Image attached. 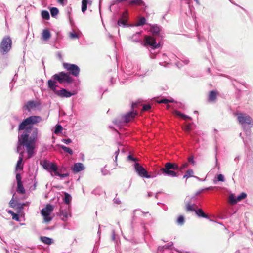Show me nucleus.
I'll return each mask as SVG.
<instances>
[{"mask_svg":"<svg viewBox=\"0 0 253 253\" xmlns=\"http://www.w3.org/2000/svg\"><path fill=\"white\" fill-rule=\"evenodd\" d=\"M33 131V138L30 140H28L29 135L27 133L24 135H21L18 138L17 152L19 153L20 156L16 166L15 170L16 171L22 170L23 168L22 162L23 161L24 150L22 148V147L25 146L26 147L28 158L32 157L34 155V150L35 147V142L38 137V130L37 128H36L34 129Z\"/></svg>","mask_w":253,"mask_h":253,"instance_id":"nucleus-1","label":"nucleus"},{"mask_svg":"<svg viewBox=\"0 0 253 253\" xmlns=\"http://www.w3.org/2000/svg\"><path fill=\"white\" fill-rule=\"evenodd\" d=\"M42 120V118L40 116H32L26 119H25L19 125V129L21 130L25 129V132L22 135H24L27 133L28 134V140L32 139L33 130L34 128L31 126V125H33L40 122Z\"/></svg>","mask_w":253,"mask_h":253,"instance_id":"nucleus-2","label":"nucleus"},{"mask_svg":"<svg viewBox=\"0 0 253 253\" xmlns=\"http://www.w3.org/2000/svg\"><path fill=\"white\" fill-rule=\"evenodd\" d=\"M179 166L176 163L170 162L166 163L164 167L160 169L161 174L164 176H169L171 177H176L178 176L177 173L174 170H179Z\"/></svg>","mask_w":253,"mask_h":253,"instance_id":"nucleus-3","label":"nucleus"},{"mask_svg":"<svg viewBox=\"0 0 253 253\" xmlns=\"http://www.w3.org/2000/svg\"><path fill=\"white\" fill-rule=\"evenodd\" d=\"M143 45L146 47L149 46L151 50H154L160 47L161 44L160 42H157L153 36H145L144 38Z\"/></svg>","mask_w":253,"mask_h":253,"instance_id":"nucleus-4","label":"nucleus"},{"mask_svg":"<svg viewBox=\"0 0 253 253\" xmlns=\"http://www.w3.org/2000/svg\"><path fill=\"white\" fill-rule=\"evenodd\" d=\"M236 115L237 116V119L239 123L244 127L246 126L252 127L253 126L252 119L248 115L243 113H237Z\"/></svg>","mask_w":253,"mask_h":253,"instance_id":"nucleus-5","label":"nucleus"},{"mask_svg":"<svg viewBox=\"0 0 253 253\" xmlns=\"http://www.w3.org/2000/svg\"><path fill=\"white\" fill-rule=\"evenodd\" d=\"M12 41L8 36L3 38L0 46V52L5 54L8 52L11 48Z\"/></svg>","mask_w":253,"mask_h":253,"instance_id":"nucleus-6","label":"nucleus"},{"mask_svg":"<svg viewBox=\"0 0 253 253\" xmlns=\"http://www.w3.org/2000/svg\"><path fill=\"white\" fill-rule=\"evenodd\" d=\"M53 206L48 204L46 207L41 211V214L43 217V220L45 222H49L52 220L53 217L51 214L53 211Z\"/></svg>","mask_w":253,"mask_h":253,"instance_id":"nucleus-7","label":"nucleus"},{"mask_svg":"<svg viewBox=\"0 0 253 253\" xmlns=\"http://www.w3.org/2000/svg\"><path fill=\"white\" fill-rule=\"evenodd\" d=\"M52 78L54 80L57 81L60 84L63 83H70L73 81L72 78L68 73L63 72L54 75Z\"/></svg>","mask_w":253,"mask_h":253,"instance_id":"nucleus-8","label":"nucleus"},{"mask_svg":"<svg viewBox=\"0 0 253 253\" xmlns=\"http://www.w3.org/2000/svg\"><path fill=\"white\" fill-rule=\"evenodd\" d=\"M42 167L49 172L52 176H54V174L56 172L58 167L57 165L52 162H50L47 160H44L41 163Z\"/></svg>","mask_w":253,"mask_h":253,"instance_id":"nucleus-9","label":"nucleus"},{"mask_svg":"<svg viewBox=\"0 0 253 253\" xmlns=\"http://www.w3.org/2000/svg\"><path fill=\"white\" fill-rule=\"evenodd\" d=\"M135 170L138 175L143 178H150L155 177L156 176H151L148 174L146 169L138 163H135L134 166Z\"/></svg>","mask_w":253,"mask_h":253,"instance_id":"nucleus-10","label":"nucleus"},{"mask_svg":"<svg viewBox=\"0 0 253 253\" xmlns=\"http://www.w3.org/2000/svg\"><path fill=\"white\" fill-rule=\"evenodd\" d=\"M63 65V67L71 74L75 77L78 76L80 72V68L77 65L68 63H64Z\"/></svg>","mask_w":253,"mask_h":253,"instance_id":"nucleus-11","label":"nucleus"},{"mask_svg":"<svg viewBox=\"0 0 253 253\" xmlns=\"http://www.w3.org/2000/svg\"><path fill=\"white\" fill-rule=\"evenodd\" d=\"M136 115L137 112L136 111H131L128 112L122 117L123 121L124 123L129 122V121L133 120Z\"/></svg>","mask_w":253,"mask_h":253,"instance_id":"nucleus-12","label":"nucleus"},{"mask_svg":"<svg viewBox=\"0 0 253 253\" xmlns=\"http://www.w3.org/2000/svg\"><path fill=\"white\" fill-rule=\"evenodd\" d=\"M57 95L61 97H70L72 95H73V94L71 93L70 92L67 91L65 89H62L60 90H57L56 91V93H55Z\"/></svg>","mask_w":253,"mask_h":253,"instance_id":"nucleus-13","label":"nucleus"},{"mask_svg":"<svg viewBox=\"0 0 253 253\" xmlns=\"http://www.w3.org/2000/svg\"><path fill=\"white\" fill-rule=\"evenodd\" d=\"M67 208L68 210L61 209L60 210V216L62 220L64 221H66L68 219L69 216H71L69 212V209H68L67 207Z\"/></svg>","mask_w":253,"mask_h":253,"instance_id":"nucleus-14","label":"nucleus"},{"mask_svg":"<svg viewBox=\"0 0 253 253\" xmlns=\"http://www.w3.org/2000/svg\"><path fill=\"white\" fill-rule=\"evenodd\" d=\"M92 0H82L81 10L83 13H84L86 10L87 5H91Z\"/></svg>","mask_w":253,"mask_h":253,"instance_id":"nucleus-15","label":"nucleus"},{"mask_svg":"<svg viewBox=\"0 0 253 253\" xmlns=\"http://www.w3.org/2000/svg\"><path fill=\"white\" fill-rule=\"evenodd\" d=\"M56 80H49L47 82L48 87L51 90H52L54 93H56L58 90H57L56 87L57 85L56 84Z\"/></svg>","mask_w":253,"mask_h":253,"instance_id":"nucleus-16","label":"nucleus"},{"mask_svg":"<svg viewBox=\"0 0 253 253\" xmlns=\"http://www.w3.org/2000/svg\"><path fill=\"white\" fill-rule=\"evenodd\" d=\"M84 169L83 164L81 163H75L72 169L74 172H79Z\"/></svg>","mask_w":253,"mask_h":253,"instance_id":"nucleus-17","label":"nucleus"},{"mask_svg":"<svg viewBox=\"0 0 253 253\" xmlns=\"http://www.w3.org/2000/svg\"><path fill=\"white\" fill-rule=\"evenodd\" d=\"M72 197L69 194L66 192L64 193L63 201L64 203L67 205V208L68 209H70V205L72 201Z\"/></svg>","mask_w":253,"mask_h":253,"instance_id":"nucleus-18","label":"nucleus"},{"mask_svg":"<svg viewBox=\"0 0 253 253\" xmlns=\"http://www.w3.org/2000/svg\"><path fill=\"white\" fill-rule=\"evenodd\" d=\"M37 106V104L35 102L30 101L28 102L25 105V107L26 109H27L28 111H30L31 110H33Z\"/></svg>","mask_w":253,"mask_h":253,"instance_id":"nucleus-19","label":"nucleus"},{"mask_svg":"<svg viewBox=\"0 0 253 253\" xmlns=\"http://www.w3.org/2000/svg\"><path fill=\"white\" fill-rule=\"evenodd\" d=\"M42 37L44 41H47L51 37V34L49 30L47 29L43 30L42 33Z\"/></svg>","mask_w":253,"mask_h":253,"instance_id":"nucleus-20","label":"nucleus"},{"mask_svg":"<svg viewBox=\"0 0 253 253\" xmlns=\"http://www.w3.org/2000/svg\"><path fill=\"white\" fill-rule=\"evenodd\" d=\"M40 239L42 242L47 245H50L53 243L52 239L49 237L43 236L41 237Z\"/></svg>","mask_w":253,"mask_h":253,"instance_id":"nucleus-21","label":"nucleus"},{"mask_svg":"<svg viewBox=\"0 0 253 253\" xmlns=\"http://www.w3.org/2000/svg\"><path fill=\"white\" fill-rule=\"evenodd\" d=\"M150 31L153 35H157L159 33L160 28L156 25H152L151 27Z\"/></svg>","mask_w":253,"mask_h":253,"instance_id":"nucleus-22","label":"nucleus"},{"mask_svg":"<svg viewBox=\"0 0 253 253\" xmlns=\"http://www.w3.org/2000/svg\"><path fill=\"white\" fill-rule=\"evenodd\" d=\"M217 92L214 91H211L210 92L209 95V101H213L216 99Z\"/></svg>","mask_w":253,"mask_h":253,"instance_id":"nucleus-23","label":"nucleus"},{"mask_svg":"<svg viewBox=\"0 0 253 253\" xmlns=\"http://www.w3.org/2000/svg\"><path fill=\"white\" fill-rule=\"evenodd\" d=\"M173 113L175 115L181 117L184 120H186L187 119H191V117L183 114H182L179 111H174Z\"/></svg>","mask_w":253,"mask_h":253,"instance_id":"nucleus-24","label":"nucleus"},{"mask_svg":"<svg viewBox=\"0 0 253 253\" xmlns=\"http://www.w3.org/2000/svg\"><path fill=\"white\" fill-rule=\"evenodd\" d=\"M17 191L21 194H24L25 193V190L23 186L22 182L17 183Z\"/></svg>","mask_w":253,"mask_h":253,"instance_id":"nucleus-25","label":"nucleus"},{"mask_svg":"<svg viewBox=\"0 0 253 253\" xmlns=\"http://www.w3.org/2000/svg\"><path fill=\"white\" fill-rule=\"evenodd\" d=\"M193 174H194L193 170L192 169H189L186 172L185 174L183 175V178H188L190 177H194Z\"/></svg>","mask_w":253,"mask_h":253,"instance_id":"nucleus-26","label":"nucleus"},{"mask_svg":"<svg viewBox=\"0 0 253 253\" xmlns=\"http://www.w3.org/2000/svg\"><path fill=\"white\" fill-rule=\"evenodd\" d=\"M141 32H137L136 34H134L132 36V41L135 42H138L140 41V37Z\"/></svg>","mask_w":253,"mask_h":253,"instance_id":"nucleus-27","label":"nucleus"},{"mask_svg":"<svg viewBox=\"0 0 253 253\" xmlns=\"http://www.w3.org/2000/svg\"><path fill=\"white\" fill-rule=\"evenodd\" d=\"M146 23V19L144 17H141L135 24L136 26H140L144 25Z\"/></svg>","mask_w":253,"mask_h":253,"instance_id":"nucleus-28","label":"nucleus"},{"mask_svg":"<svg viewBox=\"0 0 253 253\" xmlns=\"http://www.w3.org/2000/svg\"><path fill=\"white\" fill-rule=\"evenodd\" d=\"M195 211L198 216L207 218V216L204 213L202 209H198L197 211L195 210Z\"/></svg>","mask_w":253,"mask_h":253,"instance_id":"nucleus-29","label":"nucleus"},{"mask_svg":"<svg viewBox=\"0 0 253 253\" xmlns=\"http://www.w3.org/2000/svg\"><path fill=\"white\" fill-rule=\"evenodd\" d=\"M59 147L62 149L65 152L68 153L69 154L72 155L73 153V152L71 149L69 147H67L65 146L60 145Z\"/></svg>","mask_w":253,"mask_h":253,"instance_id":"nucleus-30","label":"nucleus"},{"mask_svg":"<svg viewBox=\"0 0 253 253\" xmlns=\"http://www.w3.org/2000/svg\"><path fill=\"white\" fill-rule=\"evenodd\" d=\"M229 200L230 203L233 205L235 204L238 202L237 198H236L233 194H231L230 195Z\"/></svg>","mask_w":253,"mask_h":253,"instance_id":"nucleus-31","label":"nucleus"},{"mask_svg":"<svg viewBox=\"0 0 253 253\" xmlns=\"http://www.w3.org/2000/svg\"><path fill=\"white\" fill-rule=\"evenodd\" d=\"M42 17L43 19L48 20L50 17L49 12L47 11L43 10L41 13Z\"/></svg>","mask_w":253,"mask_h":253,"instance_id":"nucleus-32","label":"nucleus"},{"mask_svg":"<svg viewBox=\"0 0 253 253\" xmlns=\"http://www.w3.org/2000/svg\"><path fill=\"white\" fill-rule=\"evenodd\" d=\"M129 4L134 5L136 4L138 5H142L143 4V2L141 0H132L129 2Z\"/></svg>","mask_w":253,"mask_h":253,"instance_id":"nucleus-33","label":"nucleus"},{"mask_svg":"<svg viewBox=\"0 0 253 253\" xmlns=\"http://www.w3.org/2000/svg\"><path fill=\"white\" fill-rule=\"evenodd\" d=\"M53 175H54V176H58L60 178H65V177L68 176L69 174L68 173H64V174H61L59 173L58 169L56 171V172H55V174H54Z\"/></svg>","mask_w":253,"mask_h":253,"instance_id":"nucleus-34","label":"nucleus"},{"mask_svg":"<svg viewBox=\"0 0 253 253\" xmlns=\"http://www.w3.org/2000/svg\"><path fill=\"white\" fill-rule=\"evenodd\" d=\"M216 179H217L216 180H214V183H216L217 181H221V182L225 181L224 176L222 174H218L217 176Z\"/></svg>","mask_w":253,"mask_h":253,"instance_id":"nucleus-35","label":"nucleus"},{"mask_svg":"<svg viewBox=\"0 0 253 253\" xmlns=\"http://www.w3.org/2000/svg\"><path fill=\"white\" fill-rule=\"evenodd\" d=\"M58 9L56 7H52L50 9V13L52 16H55L58 14Z\"/></svg>","mask_w":253,"mask_h":253,"instance_id":"nucleus-36","label":"nucleus"},{"mask_svg":"<svg viewBox=\"0 0 253 253\" xmlns=\"http://www.w3.org/2000/svg\"><path fill=\"white\" fill-rule=\"evenodd\" d=\"M62 129V127L60 125H57L55 128L54 133L55 134H58V133L61 132Z\"/></svg>","mask_w":253,"mask_h":253,"instance_id":"nucleus-37","label":"nucleus"},{"mask_svg":"<svg viewBox=\"0 0 253 253\" xmlns=\"http://www.w3.org/2000/svg\"><path fill=\"white\" fill-rule=\"evenodd\" d=\"M177 223L180 225H183L184 223V216L182 215L179 216L177 218Z\"/></svg>","mask_w":253,"mask_h":253,"instance_id":"nucleus-38","label":"nucleus"},{"mask_svg":"<svg viewBox=\"0 0 253 253\" xmlns=\"http://www.w3.org/2000/svg\"><path fill=\"white\" fill-rule=\"evenodd\" d=\"M126 19L121 18L118 21V25L119 26H125L126 25Z\"/></svg>","mask_w":253,"mask_h":253,"instance_id":"nucleus-39","label":"nucleus"},{"mask_svg":"<svg viewBox=\"0 0 253 253\" xmlns=\"http://www.w3.org/2000/svg\"><path fill=\"white\" fill-rule=\"evenodd\" d=\"M186 211H195L193 205L187 204L186 205Z\"/></svg>","mask_w":253,"mask_h":253,"instance_id":"nucleus-40","label":"nucleus"},{"mask_svg":"<svg viewBox=\"0 0 253 253\" xmlns=\"http://www.w3.org/2000/svg\"><path fill=\"white\" fill-rule=\"evenodd\" d=\"M247 196V194L245 193H242L240 195L237 196V201H241V200L245 199Z\"/></svg>","mask_w":253,"mask_h":253,"instance_id":"nucleus-41","label":"nucleus"},{"mask_svg":"<svg viewBox=\"0 0 253 253\" xmlns=\"http://www.w3.org/2000/svg\"><path fill=\"white\" fill-rule=\"evenodd\" d=\"M69 36L70 38L72 39L79 38L78 34L74 32H71L70 33Z\"/></svg>","mask_w":253,"mask_h":253,"instance_id":"nucleus-42","label":"nucleus"},{"mask_svg":"<svg viewBox=\"0 0 253 253\" xmlns=\"http://www.w3.org/2000/svg\"><path fill=\"white\" fill-rule=\"evenodd\" d=\"M173 102V100H168V99H162V100L158 101V102L159 103H165V104H167L168 102Z\"/></svg>","mask_w":253,"mask_h":253,"instance_id":"nucleus-43","label":"nucleus"},{"mask_svg":"<svg viewBox=\"0 0 253 253\" xmlns=\"http://www.w3.org/2000/svg\"><path fill=\"white\" fill-rule=\"evenodd\" d=\"M9 213H11L13 216V219H15L16 221H19V217L18 215L14 212H13L12 211H9Z\"/></svg>","mask_w":253,"mask_h":253,"instance_id":"nucleus-44","label":"nucleus"},{"mask_svg":"<svg viewBox=\"0 0 253 253\" xmlns=\"http://www.w3.org/2000/svg\"><path fill=\"white\" fill-rule=\"evenodd\" d=\"M188 166V164L187 163H185L183 164L181 166H180L179 168V170L180 171H182L184 169L186 168Z\"/></svg>","mask_w":253,"mask_h":253,"instance_id":"nucleus-45","label":"nucleus"},{"mask_svg":"<svg viewBox=\"0 0 253 253\" xmlns=\"http://www.w3.org/2000/svg\"><path fill=\"white\" fill-rule=\"evenodd\" d=\"M16 179L17 183L22 182L21 177V175L20 173H16Z\"/></svg>","mask_w":253,"mask_h":253,"instance_id":"nucleus-46","label":"nucleus"},{"mask_svg":"<svg viewBox=\"0 0 253 253\" xmlns=\"http://www.w3.org/2000/svg\"><path fill=\"white\" fill-rule=\"evenodd\" d=\"M191 126H192V125L191 124H188L185 126L184 129L185 131H188L191 130Z\"/></svg>","mask_w":253,"mask_h":253,"instance_id":"nucleus-47","label":"nucleus"},{"mask_svg":"<svg viewBox=\"0 0 253 253\" xmlns=\"http://www.w3.org/2000/svg\"><path fill=\"white\" fill-rule=\"evenodd\" d=\"M127 17H128V12H127V11H125L123 13L121 18L123 19H126V20L127 21Z\"/></svg>","mask_w":253,"mask_h":253,"instance_id":"nucleus-48","label":"nucleus"},{"mask_svg":"<svg viewBox=\"0 0 253 253\" xmlns=\"http://www.w3.org/2000/svg\"><path fill=\"white\" fill-rule=\"evenodd\" d=\"M150 108H151V106H150V105H149V104L144 105L143 106V111H147V110H149V109H150Z\"/></svg>","mask_w":253,"mask_h":253,"instance_id":"nucleus-49","label":"nucleus"},{"mask_svg":"<svg viewBox=\"0 0 253 253\" xmlns=\"http://www.w3.org/2000/svg\"><path fill=\"white\" fill-rule=\"evenodd\" d=\"M62 141L65 143L66 144H68L72 142V140L71 139H63Z\"/></svg>","mask_w":253,"mask_h":253,"instance_id":"nucleus-50","label":"nucleus"},{"mask_svg":"<svg viewBox=\"0 0 253 253\" xmlns=\"http://www.w3.org/2000/svg\"><path fill=\"white\" fill-rule=\"evenodd\" d=\"M57 1L62 5H65L67 3V0H57Z\"/></svg>","mask_w":253,"mask_h":253,"instance_id":"nucleus-51","label":"nucleus"},{"mask_svg":"<svg viewBox=\"0 0 253 253\" xmlns=\"http://www.w3.org/2000/svg\"><path fill=\"white\" fill-rule=\"evenodd\" d=\"M188 161L191 163L192 165L195 164V161L194 160V156H192L188 158Z\"/></svg>","mask_w":253,"mask_h":253,"instance_id":"nucleus-52","label":"nucleus"},{"mask_svg":"<svg viewBox=\"0 0 253 253\" xmlns=\"http://www.w3.org/2000/svg\"><path fill=\"white\" fill-rule=\"evenodd\" d=\"M163 57L164 60V62L167 63V64H169V62H168L166 60V58H167V56L165 54H163Z\"/></svg>","mask_w":253,"mask_h":253,"instance_id":"nucleus-53","label":"nucleus"},{"mask_svg":"<svg viewBox=\"0 0 253 253\" xmlns=\"http://www.w3.org/2000/svg\"><path fill=\"white\" fill-rule=\"evenodd\" d=\"M119 153V150L118 149V150L116 151L115 152V161H117V157H118V155Z\"/></svg>","mask_w":253,"mask_h":253,"instance_id":"nucleus-54","label":"nucleus"},{"mask_svg":"<svg viewBox=\"0 0 253 253\" xmlns=\"http://www.w3.org/2000/svg\"><path fill=\"white\" fill-rule=\"evenodd\" d=\"M128 159L133 161H135V159H134L131 155H129L128 156Z\"/></svg>","mask_w":253,"mask_h":253,"instance_id":"nucleus-55","label":"nucleus"},{"mask_svg":"<svg viewBox=\"0 0 253 253\" xmlns=\"http://www.w3.org/2000/svg\"><path fill=\"white\" fill-rule=\"evenodd\" d=\"M173 245V243L172 242L169 243L168 245H165L164 247L168 248L169 247L172 246Z\"/></svg>","mask_w":253,"mask_h":253,"instance_id":"nucleus-56","label":"nucleus"},{"mask_svg":"<svg viewBox=\"0 0 253 253\" xmlns=\"http://www.w3.org/2000/svg\"><path fill=\"white\" fill-rule=\"evenodd\" d=\"M114 202L116 204H119L120 203V201L118 199L115 198L114 199Z\"/></svg>","mask_w":253,"mask_h":253,"instance_id":"nucleus-57","label":"nucleus"},{"mask_svg":"<svg viewBox=\"0 0 253 253\" xmlns=\"http://www.w3.org/2000/svg\"><path fill=\"white\" fill-rule=\"evenodd\" d=\"M112 239L113 241L115 240V234L114 231H113L112 233Z\"/></svg>","mask_w":253,"mask_h":253,"instance_id":"nucleus-58","label":"nucleus"},{"mask_svg":"<svg viewBox=\"0 0 253 253\" xmlns=\"http://www.w3.org/2000/svg\"><path fill=\"white\" fill-rule=\"evenodd\" d=\"M215 162H216V165L217 167H218V160L216 157V155H215Z\"/></svg>","mask_w":253,"mask_h":253,"instance_id":"nucleus-59","label":"nucleus"},{"mask_svg":"<svg viewBox=\"0 0 253 253\" xmlns=\"http://www.w3.org/2000/svg\"><path fill=\"white\" fill-rule=\"evenodd\" d=\"M136 105H137V103H132V108H134V107Z\"/></svg>","mask_w":253,"mask_h":253,"instance_id":"nucleus-60","label":"nucleus"},{"mask_svg":"<svg viewBox=\"0 0 253 253\" xmlns=\"http://www.w3.org/2000/svg\"><path fill=\"white\" fill-rule=\"evenodd\" d=\"M185 64H187L188 63L189 61L188 60H185L183 61Z\"/></svg>","mask_w":253,"mask_h":253,"instance_id":"nucleus-61","label":"nucleus"},{"mask_svg":"<svg viewBox=\"0 0 253 253\" xmlns=\"http://www.w3.org/2000/svg\"><path fill=\"white\" fill-rule=\"evenodd\" d=\"M13 197L12 198V199L11 200V201H10V204L11 205L12 203H13Z\"/></svg>","mask_w":253,"mask_h":253,"instance_id":"nucleus-62","label":"nucleus"},{"mask_svg":"<svg viewBox=\"0 0 253 253\" xmlns=\"http://www.w3.org/2000/svg\"><path fill=\"white\" fill-rule=\"evenodd\" d=\"M155 56V55H154L153 56H152V55H151V58H154Z\"/></svg>","mask_w":253,"mask_h":253,"instance_id":"nucleus-63","label":"nucleus"},{"mask_svg":"<svg viewBox=\"0 0 253 253\" xmlns=\"http://www.w3.org/2000/svg\"><path fill=\"white\" fill-rule=\"evenodd\" d=\"M212 188L211 187H208L207 188V189H212Z\"/></svg>","mask_w":253,"mask_h":253,"instance_id":"nucleus-64","label":"nucleus"}]
</instances>
